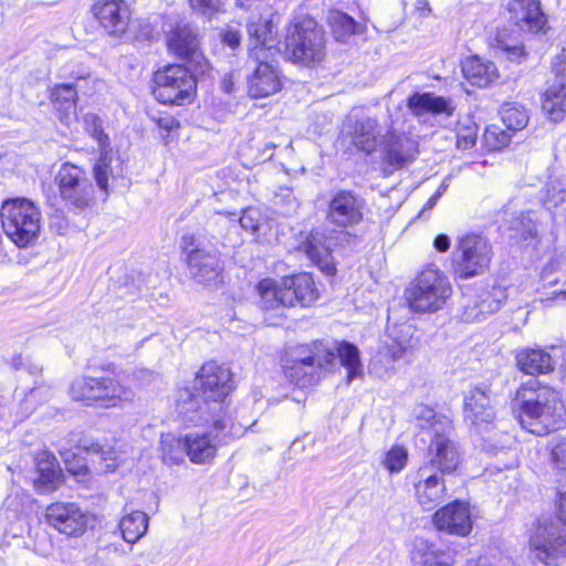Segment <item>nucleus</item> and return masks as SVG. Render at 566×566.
Returning <instances> with one entry per match:
<instances>
[{
  "instance_id": "1",
  "label": "nucleus",
  "mask_w": 566,
  "mask_h": 566,
  "mask_svg": "<svg viewBox=\"0 0 566 566\" xmlns=\"http://www.w3.org/2000/svg\"><path fill=\"white\" fill-rule=\"evenodd\" d=\"M197 389L202 397L190 395L179 403V412L188 422L195 424H211L217 430L229 428L228 436L240 437L247 429L245 423H235L224 412L222 400L232 389V374L230 369L217 365L214 361L206 363L197 376Z\"/></svg>"
},
{
  "instance_id": "2",
  "label": "nucleus",
  "mask_w": 566,
  "mask_h": 566,
  "mask_svg": "<svg viewBox=\"0 0 566 566\" xmlns=\"http://www.w3.org/2000/svg\"><path fill=\"white\" fill-rule=\"evenodd\" d=\"M556 401L555 391L536 380L520 387L515 406L521 426L533 434H547L555 427Z\"/></svg>"
},
{
  "instance_id": "3",
  "label": "nucleus",
  "mask_w": 566,
  "mask_h": 566,
  "mask_svg": "<svg viewBox=\"0 0 566 566\" xmlns=\"http://www.w3.org/2000/svg\"><path fill=\"white\" fill-rule=\"evenodd\" d=\"M70 396L75 401L87 406L98 405L104 408L116 407L123 402L132 401L135 394L133 389L115 376L103 375L98 377L83 376L74 379L70 386Z\"/></svg>"
},
{
  "instance_id": "4",
  "label": "nucleus",
  "mask_w": 566,
  "mask_h": 566,
  "mask_svg": "<svg viewBox=\"0 0 566 566\" xmlns=\"http://www.w3.org/2000/svg\"><path fill=\"white\" fill-rule=\"evenodd\" d=\"M451 294L448 276L436 268L422 270L405 292L409 307L418 313L438 312Z\"/></svg>"
},
{
  "instance_id": "5",
  "label": "nucleus",
  "mask_w": 566,
  "mask_h": 566,
  "mask_svg": "<svg viewBox=\"0 0 566 566\" xmlns=\"http://www.w3.org/2000/svg\"><path fill=\"white\" fill-rule=\"evenodd\" d=\"M285 52L293 63L314 66L326 55V41L323 29L310 18L302 19L289 28Z\"/></svg>"
},
{
  "instance_id": "6",
  "label": "nucleus",
  "mask_w": 566,
  "mask_h": 566,
  "mask_svg": "<svg viewBox=\"0 0 566 566\" xmlns=\"http://www.w3.org/2000/svg\"><path fill=\"white\" fill-rule=\"evenodd\" d=\"M4 233L20 248L36 240L41 229V212L29 199L6 200L0 209Z\"/></svg>"
},
{
  "instance_id": "7",
  "label": "nucleus",
  "mask_w": 566,
  "mask_h": 566,
  "mask_svg": "<svg viewBox=\"0 0 566 566\" xmlns=\"http://www.w3.org/2000/svg\"><path fill=\"white\" fill-rule=\"evenodd\" d=\"M492 256V245L484 237L472 233L459 237L452 259L454 279L469 280L484 274Z\"/></svg>"
},
{
  "instance_id": "8",
  "label": "nucleus",
  "mask_w": 566,
  "mask_h": 566,
  "mask_svg": "<svg viewBox=\"0 0 566 566\" xmlns=\"http://www.w3.org/2000/svg\"><path fill=\"white\" fill-rule=\"evenodd\" d=\"M154 95L161 104L182 105L190 102L196 90V80L180 64L168 65L154 75Z\"/></svg>"
},
{
  "instance_id": "9",
  "label": "nucleus",
  "mask_w": 566,
  "mask_h": 566,
  "mask_svg": "<svg viewBox=\"0 0 566 566\" xmlns=\"http://www.w3.org/2000/svg\"><path fill=\"white\" fill-rule=\"evenodd\" d=\"M54 181L61 198L69 206L84 210L94 202V187L84 168L69 161L63 163Z\"/></svg>"
},
{
  "instance_id": "10",
  "label": "nucleus",
  "mask_w": 566,
  "mask_h": 566,
  "mask_svg": "<svg viewBox=\"0 0 566 566\" xmlns=\"http://www.w3.org/2000/svg\"><path fill=\"white\" fill-rule=\"evenodd\" d=\"M181 249L189 273L197 282L209 284L217 281L222 268L216 249H207L193 234L182 235Z\"/></svg>"
},
{
  "instance_id": "11",
  "label": "nucleus",
  "mask_w": 566,
  "mask_h": 566,
  "mask_svg": "<svg viewBox=\"0 0 566 566\" xmlns=\"http://www.w3.org/2000/svg\"><path fill=\"white\" fill-rule=\"evenodd\" d=\"M167 46L169 52L187 62L195 72L205 74L209 69L201 50L199 31L190 23L176 24L167 34Z\"/></svg>"
},
{
  "instance_id": "12",
  "label": "nucleus",
  "mask_w": 566,
  "mask_h": 566,
  "mask_svg": "<svg viewBox=\"0 0 566 566\" xmlns=\"http://www.w3.org/2000/svg\"><path fill=\"white\" fill-rule=\"evenodd\" d=\"M46 523L69 537H80L87 530L88 515L73 502H55L45 509Z\"/></svg>"
},
{
  "instance_id": "13",
  "label": "nucleus",
  "mask_w": 566,
  "mask_h": 566,
  "mask_svg": "<svg viewBox=\"0 0 566 566\" xmlns=\"http://www.w3.org/2000/svg\"><path fill=\"white\" fill-rule=\"evenodd\" d=\"M530 545L535 557L547 565L551 559L566 555V535L553 521L538 522Z\"/></svg>"
},
{
  "instance_id": "14",
  "label": "nucleus",
  "mask_w": 566,
  "mask_h": 566,
  "mask_svg": "<svg viewBox=\"0 0 566 566\" xmlns=\"http://www.w3.org/2000/svg\"><path fill=\"white\" fill-rule=\"evenodd\" d=\"M413 496L424 511H431L447 496L443 475L429 465H421L412 480Z\"/></svg>"
},
{
  "instance_id": "15",
  "label": "nucleus",
  "mask_w": 566,
  "mask_h": 566,
  "mask_svg": "<svg viewBox=\"0 0 566 566\" xmlns=\"http://www.w3.org/2000/svg\"><path fill=\"white\" fill-rule=\"evenodd\" d=\"M553 78L543 94L542 108L553 122H559L566 114V59L557 55L552 66Z\"/></svg>"
},
{
  "instance_id": "16",
  "label": "nucleus",
  "mask_w": 566,
  "mask_h": 566,
  "mask_svg": "<svg viewBox=\"0 0 566 566\" xmlns=\"http://www.w3.org/2000/svg\"><path fill=\"white\" fill-rule=\"evenodd\" d=\"M91 12L109 36L120 39L128 29L130 10L124 0H97Z\"/></svg>"
},
{
  "instance_id": "17",
  "label": "nucleus",
  "mask_w": 566,
  "mask_h": 566,
  "mask_svg": "<svg viewBox=\"0 0 566 566\" xmlns=\"http://www.w3.org/2000/svg\"><path fill=\"white\" fill-rule=\"evenodd\" d=\"M365 201L353 191H337L329 201L326 219L338 228L354 227L364 219Z\"/></svg>"
},
{
  "instance_id": "18",
  "label": "nucleus",
  "mask_w": 566,
  "mask_h": 566,
  "mask_svg": "<svg viewBox=\"0 0 566 566\" xmlns=\"http://www.w3.org/2000/svg\"><path fill=\"white\" fill-rule=\"evenodd\" d=\"M260 59H248V67L251 74L248 76V91L254 98L266 97L281 91L282 77L277 67Z\"/></svg>"
},
{
  "instance_id": "19",
  "label": "nucleus",
  "mask_w": 566,
  "mask_h": 566,
  "mask_svg": "<svg viewBox=\"0 0 566 566\" xmlns=\"http://www.w3.org/2000/svg\"><path fill=\"white\" fill-rule=\"evenodd\" d=\"M433 525L437 530L451 535L464 537L472 531V520L469 505L465 502L454 501L433 515Z\"/></svg>"
},
{
  "instance_id": "20",
  "label": "nucleus",
  "mask_w": 566,
  "mask_h": 566,
  "mask_svg": "<svg viewBox=\"0 0 566 566\" xmlns=\"http://www.w3.org/2000/svg\"><path fill=\"white\" fill-rule=\"evenodd\" d=\"M93 176L97 187L106 196L124 178V164L113 154L111 147L99 149V157L93 166Z\"/></svg>"
},
{
  "instance_id": "21",
  "label": "nucleus",
  "mask_w": 566,
  "mask_h": 566,
  "mask_svg": "<svg viewBox=\"0 0 566 566\" xmlns=\"http://www.w3.org/2000/svg\"><path fill=\"white\" fill-rule=\"evenodd\" d=\"M511 20L530 33L545 32L547 20L535 0H512L509 3Z\"/></svg>"
},
{
  "instance_id": "22",
  "label": "nucleus",
  "mask_w": 566,
  "mask_h": 566,
  "mask_svg": "<svg viewBox=\"0 0 566 566\" xmlns=\"http://www.w3.org/2000/svg\"><path fill=\"white\" fill-rule=\"evenodd\" d=\"M283 289L286 290L284 302L287 306H310L319 297V291L314 279L308 273H298L282 277Z\"/></svg>"
},
{
  "instance_id": "23",
  "label": "nucleus",
  "mask_w": 566,
  "mask_h": 566,
  "mask_svg": "<svg viewBox=\"0 0 566 566\" xmlns=\"http://www.w3.org/2000/svg\"><path fill=\"white\" fill-rule=\"evenodd\" d=\"M464 418L474 426L491 423L495 418V410L489 390L481 387L469 389L463 400Z\"/></svg>"
},
{
  "instance_id": "24",
  "label": "nucleus",
  "mask_w": 566,
  "mask_h": 566,
  "mask_svg": "<svg viewBox=\"0 0 566 566\" xmlns=\"http://www.w3.org/2000/svg\"><path fill=\"white\" fill-rule=\"evenodd\" d=\"M346 126L352 137V143L357 149L367 154L375 150L381 137L378 123L375 118L369 116H353L348 118Z\"/></svg>"
},
{
  "instance_id": "25",
  "label": "nucleus",
  "mask_w": 566,
  "mask_h": 566,
  "mask_svg": "<svg viewBox=\"0 0 566 566\" xmlns=\"http://www.w3.org/2000/svg\"><path fill=\"white\" fill-rule=\"evenodd\" d=\"M430 459L427 465L442 475L454 471L459 464L460 455L453 441L444 434H437L428 449Z\"/></svg>"
},
{
  "instance_id": "26",
  "label": "nucleus",
  "mask_w": 566,
  "mask_h": 566,
  "mask_svg": "<svg viewBox=\"0 0 566 566\" xmlns=\"http://www.w3.org/2000/svg\"><path fill=\"white\" fill-rule=\"evenodd\" d=\"M410 558L418 566H450L452 564V556L449 552L423 537L413 539Z\"/></svg>"
},
{
  "instance_id": "27",
  "label": "nucleus",
  "mask_w": 566,
  "mask_h": 566,
  "mask_svg": "<svg viewBox=\"0 0 566 566\" xmlns=\"http://www.w3.org/2000/svg\"><path fill=\"white\" fill-rule=\"evenodd\" d=\"M297 350V361L308 366L316 373V368H327L335 360V345L329 346L323 342L301 345Z\"/></svg>"
},
{
  "instance_id": "28",
  "label": "nucleus",
  "mask_w": 566,
  "mask_h": 566,
  "mask_svg": "<svg viewBox=\"0 0 566 566\" xmlns=\"http://www.w3.org/2000/svg\"><path fill=\"white\" fill-rule=\"evenodd\" d=\"M250 36L249 56L255 61L266 59L270 48H266L268 42L273 35V24L268 19H258L250 21L247 27Z\"/></svg>"
},
{
  "instance_id": "29",
  "label": "nucleus",
  "mask_w": 566,
  "mask_h": 566,
  "mask_svg": "<svg viewBox=\"0 0 566 566\" xmlns=\"http://www.w3.org/2000/svg\"><path fill=\"white\" fill-rule=\"evenodd\" d=\"M391 344L388 345V350L394 360L403 358L417 346L418 340L415 337L416 328L412 324L401 323L388 327Z\"/></svg>"
},
{
  "instance_id": "30",
  "label": "nucleus",
  "mask_w": 566,
  "mask_h": 566,
  "mask_svg": "<svg viewBox=\"0 0 566 566\" xmlns=\"http://www.w3.org/2000/svg\"><path fill=\"white\" fill-rule=\"evenodd\" d=\"M464 77L479 87H485L497 78V70L493 62H484L478 56L468 57L462 63Z\"/></svg>"
},
{
  "instance_id": "31",
  "label": "nucleus",
  "mask_w": 566,
  "mask_h": 566,
  "mask_svg": "<svg viewBox=\"0 0 566 566\" xmlns=\"http://www.w3.org/2000/svg\"><path fill=\"white\" fill-rule=\"evenodd\" d=\"M520 370L528 375L547 374L553 370V359L544 349L525 348L516 354Z\"/></svg>"
},
{
  "instance_id": "32",
  "label": "nucleus",
  "mask_w": 566,
  "mask_h": 566,
  "mask_svg": "<svg viewBox=\"0 0 566 566\" xmlns=\"http://www.w3.org/2000/svg\"><path fill=\"white\" fill-rule=\"evenodd\" d=\"M407 106L417 116L427 113L450 115L453 112L448 99L433 93H415L408 98Z\"/></svg>"
},
{
  "instance_id": "33",
  "label": "nucleus",
  "mask_w": 566,
  "mask_h": 566,
  "mask_svg": "<svg viewBox=\"0 0 566 566\" xmlns=\"http://www.w3.org/2000/svg\"><path fill=\"white\" fill-rule=\"evenodd\" d=\"M186 454L196 464L210 463L217 453V446L207 433H189L185 437Z\"/></svg>"
},
{
  "instance_id": "34",
  "label": "nucleus",
  "mask_w": 566,
  "mask_h": 566,
  "mask_svg": "<svg viewBox=\"0 0 566 566\" xmlns=\"http://www.w3.org/2000/svg\"><path fill=\"white\" fill-rule=\"evenodd\" d=\"M418 154V143L406 135L392 137L386 146V158L396 167L411 163Z\"/></svg>"
},
{
  "instance_id": "35",
  "label": "nucleus",
  "mask_w": 566,
  "mask_h": 566,
  "mask_svg": "<svg viewBox=\"0 0 566 566\" xmlns=\"http://www.w3.org/2000/svg\"><path fill=\"white\" fill-rule=\"evenodd\" d=\"M303 250L307 256L327 274H333L335 268L332 264V254L329 248L323 242V235L319 232H311L303 243Z\"/></svg>"
},
{
  "instance_id": "36",
  "label": "nucleus",
  "mask_w": 566,
  "mask_h": 566,
  "mask_svg": "<svg viewBox=\"0 0 566 566\" xmlns=\"http://www.w3.org/2000/svg\"><path fill=\"white\" fill-rule=\"evenodd\" d=\"M260 296V306L264 311L276 310L279 307H289L284 298L286 290L283 289V280L276 282L272 279H263L256 286Z\"/></svg>"
},
{
  "instance_id": "37",
  "label": "nucleus",
  "mask_w": 566,
  "mask_h": 566,
  "mask_svg": "<svg viewBox=\"0 0 566 566\" xmlns=\"http://www.w3.org/2000/svg\"><path fill=\"white\" fill-rule=\"evenodd\" d=\"M338 358L342 366L347 369V381L363 376V366L359 358L358 348L348 343L340 342L335 344V359Z\"/></svg>"
},
{
  "instance_id": "38",
  "label": "nucleus",
  "mask_w": 566,
  "mask_h": 566,
  "mask_svg": "<svg viewBox=\"0 0 566 566\" xmlns=\"http://www.w3.org/2000/svg\"><path fill=\"white\" fill-rule=\"evenodd\" d=\"M119 526L123 538L127 543H136L147 532L148 516L142 511H133L122 517Z\"/></svg>"
},
{
  "instance_id": "39",
  "label": "nucleus",
  "mask_w": 566,
  "mask_h": 566,
  "mask_svg": "<svg viewBox=\"0 0 566 566\" xmlns=\"http://www.w3.org/2000/svg\"><path fill=\"white\" fill-rule=\"evenodd\" d=\"M36 469L39 472L38 483L44 488V491L55 490V482L61 474L55 457L49 452H42L36 458Z\"/></svg>"
},
{
  "instance_id": "40",
  "label": "nucleus",
  "mask_w": 566,
  "mask_h": 566,
  "mask_svg": "<svg viewBox=\"0 0 566 566\" xmlns=\"http://www.w3.org/2000/svg\"><path fill=\"white\" fill-rule=\"evenodd\" d=\"M328 22L335 39L339 42H345L349 36L357 33L356 21L342 11H332L328 15Z\"/></svg>"
},
{
  "instance_id": "41",
  "label": "nucleus",
  "mask_w": 566,
  "mask_h": 566,
  "mask_svg": "<svg viewBox=\"0 0 566 566\" xmlns=\"http://www.w3.org/2000/svg\"><path fill=\"white\" fill-rule=\"evenodd\" d=\"M293 358V365L286 366L285 368V375L292 382L298 387L306 388L317 381L318 377L316 373L308 366L297 361L296 349L294 350Z\"/></svg>"
},
{
  "instance_id": "42",
  "label": "nucleus",
  "mask_w": 566,
  "mask_h": 566,
  "mask_svg": "<svg viewBox=\"0 0 566 566\" xmlns=\"http://www.w3.org/2000/svg\"><path fill=\"white\" fill-rule=\"evenodd\" d=\"M163 460L165 463L174 465L184 461L186 454L185 438H176L172 434L161 437Z\"/></svg>"
},
{
  "instance_id": "43",
  "label": "nucleus",
  "mask_w": 566,
  "mask_h": 566,
  "mask_svg": "<svg viewBox=\"0 0 566 566\" xmlns=\"http://www.w3.org/2000/svg\"><path fill=\"white\" fill-rule=\"evenodd\" d=\"M409 453L403 446H392L381 460L384 468L391 474L401 472L408 463Z\"/></svg>"
},
{
  "instance_id": "44",
  "label": "nucleus",
  "mask_w": 566,
  "mask_h": 566,
  "mask_svg": "<svg viewBox=\"0 0 566 566\" xmlns=\"http://www.w3.org/2000/svg\"><path fill=\"white\" fill-rule=\"evenodd\" d=\"M503 124L510 130H521L528 123V115L524 107L515 104H506L501 111Z\"/></svg>"
},
{
  "instance_id": "45",
  "label": "nucleus",
  "mask_w": 566,
  "mask_h": 566,
  "mask_svg": "<svg viewBox=\"0 0 566 566\" xmlns=\"http://www.w3.org/2000/svg\"><path fill=\"white\" fill-rule=\"evenodd\" d=\"M51 97L59 111L69 113L75 106L77 93L72 84H57L54 86Z\"/></svg>"
},
{
  "instance_id": "46",
  "label": "nucleus",
  "mask_w": 566,
  "mask_h": 566,
  "mask_svg": "<svg viewBox=\"0 0 566 566\" xmlns=\"http://www.w3.org/2000/svg\"><path fill=\"white\" fill-rule=\"evenodd\" d=\"M548 450L553 470L566 472V436L553 437L548 443Z\"/></svg>"
},
{
  "instance_id": "47",
  "label": "nucleus",
  "mask_w": 566,
  "mask_h": 566,
  "mask_svg": "<svg viewBox=\"0 0 566 566\" xmlns=\"http://www.w3.org/2000/svg\"><path fill=\"white\" fill-rule=\"evenodd\" d=\"M83 125L85 132L98 143L99 149L109 147L108 136L104 133L102 119L97 115L92 113L85 114L83 116Z\"/></svg>"
},
{
  "instance_id": "48",
  "label": "nucleus",
  "mask_w": 566,
  "mask_h": 566,
  "mask_svg": "<svg viewBox=\"0 0 566 566\" xmlns=\"http://www.w3.org/2000/svg\"><path fill=\"white\" fill-rule=\"evenodd\" d=\"M261 212L255 208H248L243 211L240 218V224L244 230L255 234L260 229Z\"/></svg>"
},
{
  "instance_id": "49",
  "label": "nucleus",
  "mask_w": 566,
  "mask_h": 566,
  "mask_svg": "<svg viewBox=\"0 0 566 566\" xmlns=\"http://www.w3.org/2000/svg\"><path fill=\"white\" fill-rule=\"evenodd\" d=\"M484 138L486 144L493 149L505 147L510 143L509 134L501 130L499 127L488 128Z\"/></svg>"
},
{
  "instance_id": "50",
  "label": "nucleus",
  "mask_w": 566,
  "mask_h": 566,
  "mask_svg": "<svg viewBox=\"0 0 566 566\" xmlns=\"http://www.w3.org/2000/svg\"><path fill=\"white\" fill-rule=\"evenodd\" d=\"M191 9L201 14H212L222 8V0H189Z\"/></svg>"
},
{
  "instance_id": "51",
  "label": "nucleus",
  "mask_w": 566,
  "mask_h": 566,
  "mask_svg": "<svg viewBox=\"0 0 566 566\" xmlns=\"http://www.w3.org/2000/svg\"><path fill=\"white\" fill-rule=\"evenodd\" d=\"M496 43L497 49L505 53L509 60L521 62L525 57L523 45L509 44L499 38L496 39Z\"/></svg>"
},
{
  "instance_id": "52",
  "label": "nucleus",
  "mask_w": 566,
  "mask_h": 566,
  "mask_svg": "<svg viewBox=\"0 0 566 566\" xmlns=\"http://www.w3.org/2000/svg\"><path fill=\"white\" fill-rule=\"evenodd\" d=\"M412 415L418 421V424L422 428L430 426L436 418L434 410L422 403L413 408Z\"/></svg>"
},
{
  "instance_id": "53",
  "label": "nucleus",
  "mask_w": 566,
  "mask_h": 566,
  "mask_svg": "<svg viewBox=\"0 0 566 566\" xmlns=\"http://www.w3.org/2000/svg\"><path fill=\"white\" fill-rule=\"evenodd\" d=\"M241 32L234 27H227L220 32V40L224 45L234 50L241 44Z\"/></svg>"
},
{
  "instance_id": "54",
  "label": "nucleus",
  "mask_w": 566,
  "mask_h": 566,
  "mask_svg": "<svg viewBox=\"0 0 566 566\" xmlns=\"http://www.w3.org/2000/svg\"><path fill=\"white\" fill-rule=\"evenodd\" d=\"M476 142V133L474 129H461L458 133L457 145L461 149H470L475 145Z\"/></svg>"
},
{
  "instance_id": "55",
  "label": "nucleus",
  "mask_w": 566,
  "mask_h": 566,
  "mask_svg": "<svg viewBox=\"0 0 566 566\" xmlns=\"http://www.w3.org/2000/svg\"><path fill=\"white\" fill-rule=\"evenodd\" d=\"M94 455H96L102 461H108L105 454L111 453L109 451H104L103 447L99 443H92L90 448H87ZM112 462H106L105 469L107 471H113L116 468L115 460L109 459Z\"/></svg>"
},
{
  "instance_id": "56",
  "label": "nucleus",
  "mask_w": 566,
  "mask_h": 566,
  "mask_svg": "<svg viewBox=\"0 0 566 566\" xmlns=\"http://www.w3.org/2000/svg\"><path fill=\"white\" fill-rule=\"evenodd\" d=\"M556 506L558 520L566 524V488L558 491Z\"/></svg>"
},
{
  "instance_id": "57",
  "label": "nucleus",
  "mask_w": 566,
  "mask_h": 566,
  "mask_svg": "<svg viewBox=\"0 0 566 566\" xmlns=\"http://www.w3.org/2000/svg\"><path fill=\"white\" fill-rule=\"evenodd\" d=\"M157 124L168 133L179 128V122L172 116L160 117L157 119Z\"/></svg>"
},
{
  "instance_id": "58",
  "label": "nucleus",
  "mask_w": 566,
  "mask_h": 566,
  "mask_svg": "<svg viewBox=\"0 0 566 566\" xmlns=\"http://www.w3.org/2000/svg\"><path fill=\"white\" fill-rule=\"evenodd\" d=\"M433 247L439 252H447L450 248V239L446 234H439L433 241Z\"/></svg>"
},
{
  "instance_id": "59",
  "label": "nucleus",
  "mask_w": 566,
  "mask_h": 566,
  "mask_svg": "<svg viewBox=\"0 0 566 566\" xmlns=\"http://www.w3.org/2000/svg\"><path fill=\"white\" fill-rule=\"evenodd\" d=\"M482 315V310H478L476 305H465L464 312H463V318L465 321H475L480 319V316Z\"/></svg>"
},
{
  "instance_id": "60",
  "label": "nucleus",
  "mask_w": 566,
  "mask_h": 566,
  "mask_svg": "<svg viewBox=\"0 0 566 566\" xmlns=\"http://www.w3.org/2000/svg\"><path fill=\"white\" fill-rule=\"evenodd\" d=\"M416 10L420 12V15L426 17L431 12V8L428 0H417Z\"/></svg>"
},
{
  "instance_id": "61",
  "label": "nucleus",
  "mask_w": 566,
  "mask_h": 566,
  "mask_svg": "<svg viewBox=\"0 0 566 566\" xmlns=\"http://www.w3.org/2000/svg\"><path fill=\"white\" fill-rule=\"evenodd\" d=\"M439 199V193H433L424 203L422 210L420 211V214L423 213L426 210L432 209L437 205Z\"/></svg>"
},
{
  "instance_id": "62",
  "label": "nucleus",
  "mask_w": 566,
  "mask_h": 566,
  "mask_svg": "<svg viewBox=\"0 0 566 566\" xmlns=\"http://www.w3.org/2000/svg\"><path fill=\"white\" fill-rule=\"evenodd\" d=\"M448 188V185H446L444 182L440 185V187L438 188V190L434 192V193H439V198L444 193V191L447 190Z\"/></svg>"
},
{
  "instance_id": "63",
  "label": "nucleus",
  "mask_w": 566,
  "mask_h": 566,
  "mask_svg": "<svg viewBox=\"0 0 566 566\" xmlns=\"http://www.w3.org/2000/svg\"><path fill=\"white\" fill-rule=\"evenodd\" d=\"M223 88L227 93L231 92V84L227 82V80L223 81Z\"/></svg>"
},
{
  "instance_id": "64",
  "label": "nucleus",
  "mask_w": 566,
  "mask_h": 566,
  "mask_svg": "<svg viewBox=\"0 0 566 566\" xmlns=\"http://www.w3.org/2000/svg\"><path fill=\"white\" fill-rule=\"evenodd\" d=\"M557 298H563V300H566V291H562L557 294L556 296Z\"/></svg>"
}]
</instances>
